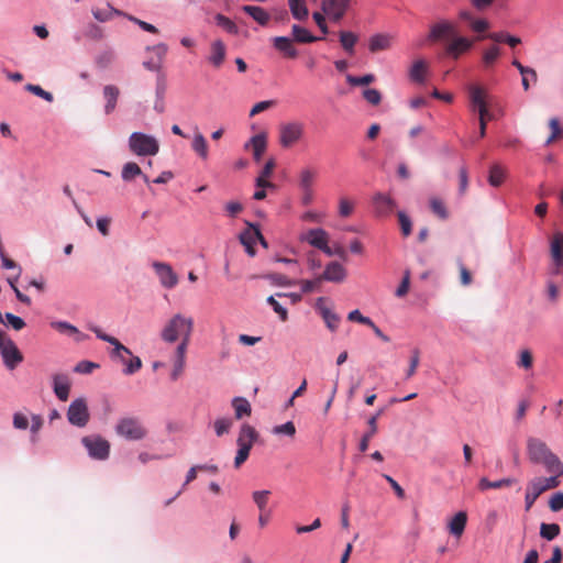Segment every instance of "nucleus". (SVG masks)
Wrapping results in <instances>:
<instances>
[{"instance_id":"obj_1","label":"nucleus","mask_w":563,"mask_h":563,"mask_svg":"<svg viewBox=\"0 0 563 563\" xmlns=\"http://www.w3.org/2000/svg\"><path fill=\"white\" fill-rule=\"evenodd\" d=\"M528 460L532 464L542 465L548 473L563 475V462L541 439L529 437L526 442Z\"/></svg>"},{"instance_id":"obj_2","label":"nucleus","mask_w":563,"mask_h":563,"mask_svg":"<svg viewBox=\"0 0 563 563\" xmlns=\"http://www.w3.org/2000/svg\"><path fill=\"white\" fill-rule=\"evenodd\" d=\"M194 319L181 313L174 314L161 330V339L166 343H175L179 338L191 336Z\"/></svg>"},{"instance_id":"obj_3","label":"nucleus","mask_w":563,"mask_h":563,"mask_svg":"<svg viewBox=\"0 0 563 563\" xmlns=\"http://www.w3.org/2000/svg\"><path fill=\"white\" fill-rule=\"evenodd\" d=\"M129 147L137 156H154L159 151V143L152 135L133 132L129 137Z\"/></svg>"},{"instance_id":"obj_4","label":"nucleus","mask_w":563,"mask_h":563,"mask_svg":"<svg viewBox=\"0 0 563 563\" xmlns=\"http://www.w3.org/2000/svg\"><path fill=\"white\" fill-rule=\"evenodd\" d=\"M115 432L129 441H140L147 435V430L140 418L123 417L115 424Z\"/></svg>"},{"instance_id":"obj_5","label":"nucleus","mask_w":563,"mask_h":563,"mask_svg":"<svg viewBox=\"0 0 563 563\" xmlns=\"http://www.w3.org/2000/svg\"><path fill=\"white\" fill-rule=\"evenodd\" d=\"M0 354L9 369H14L23 361L16 344L3 331H0Z\"/></svg>"},{"instance_id":"obj_6","label":"nucleus","mask_w":563,"mask_h":563,"mask_svg":"<svg viewBox=\"0 0 563 563\" xmlns=\"http://www.w3.org/2000/svg\"><path fill=\"white\" fill-rule=\"evenodd\" d=\"M303 136V124L298 121L287 122L279 126V144L289 148L298 143Z\"/></svg>"},{"instance_id":"obj_7","label":"nucleus","mask_w":563,"mask_h":563,"mask_svg":"<svg viewBox=\"0 0 563 563\" xmlns=\"http://www.w3.org/2000/svg\"><path fill=\"white\" fill-rule=\"evenodd\" d=\"M90 457L96 460H107L110 453V443L100 435H88L81 439Z\"/></svg>"},{"instance_id":"obj_8","label":"nucleus","mask_w":563,"mask_h":563,"mask_svg":"<svg viewBox=\"0 0 563 563\" xmlns=\"http://www.w3.org/2000/svg\"><path fill=\"white\" fill-rule=\"evenodd\" d=\"M89 418L90 415L86 399L77 398L73 400L67 410V419L69 423L82 428L88 423Z\"/></svg>"},{"instance_id":"obj_9","label":"nucleus","mask_w":563,"mask_h":563,"mask_svg":"<svg viewBox=\"0 0 563 563\" xmlns=\"http://www.w3.org/2000/svg\"><path fill=\"white\" fill-rule=\"evenodd\" d=\"M152 266L164 288L173 289L177 286L179 282L178 275L168 263L156 261L153 262Z\"/></svg>"},{"instance_id":"obj_10","label":"nucleus","mask_w":563,"mask_h":563,"mask_svg":"<svg viewBox=\"0 0 563 563\" xmlns=\"http://www.w3.org/2000/svg\"><path fill=\"white\" fill-rule=\"evenodd\" d=\"M451 42L445 46V53L450 57L457 59L462 54L468 52L474 44V40L465 36H451Z\"/></svg>"},{"instance_id":"obj_11","label":"nucleus","mask_w":563,"mask_h":563,"mask_svg":"<svg viewBox=\"0 0 563 563\" xmlns=\"http://www.w3.org/2000/svg\"><path fill=\"white\" fill-rule=\"evenodd\" d=\"M374 212L377 217H388L396 208V202L388 195L377 192L373 196Z\"/></svg>"},{"instance_id":"obj_12","label":"nucleus","mask_w":563,"mask_h":563,"mask_svg":"<svg viewBox=\"0 0 563 563\" xmlns=\"http://www.w3.org/2000/svg\"><path fill=\"white\" fill-rule=\"evenodd\" d=\"M327 299L320 297L316 301V309L319 311L330 331H335L340 323V317L325 305Z\"/></svg>"},{"instance_id":"obj_13","label":"nucleus","mask_w":563,"mask_h":563,"mask_svg":"<svg viewBox=\"0 0 563 563\" xmlns=\"http://www.w3.org/2000/svg\"><path fill=\"white\" fill-rule=\"evenodd\" d=\"M53 382V390L56 397L60 401H66L69 397V391L71 387L70 378L67 374L57 373L52 376Z\"/></svg>"},{"instance_id":"obj_14","label":"nucleus","mask_w":563,"mask_h":563,"mask_svg":"<svg viewBox=\"0 0 563 563\" xmlns=\"http://www.w3.org/2000/svg\"><path fill=\"white\" fill-rule=\"evenodd\" d=\"M455 25L444 20L431 26L428 38L432 42H438L443 40L444 37H451L455 35Z\"/></svg>"},{"instance_id":"obj_15","label":"nucleus","mask_w":563,"mask_h":563,"mask_svg":"<svg viewBox=\"0 0 563 563\" xmlns=\"http://www.w3.org/2000/svg\"><path fill=\"white\" fill-rule=\"evenodd\" d=\"M257 238H261V231L254 224L249 223V228L240 234V242L244 245L245 251L250 256L255 255V243Z\"/></svg>"},{"instance_id":"obj_16","label":"nucleus","mask_w":563,"mask_h":563,"mask_svg":"<svg viewBox=\"0 0 563 563\" xmlns=\"http://www.w3.org/2000/svg\"><path fill=\"white\" fill-rule=\"evenodd\" d=\"M273 46L282 53L284 57L295 59L298 57V51L294 45V41L287 36H276L272 38Z\"/></svg>"},{"instance_id":"obj_17","label":"nucleus","mask_w":563,"mask_h":563,"mask_svg":"<svg viewBox=\"0 0 563 563\" xmlns=\"http://www.w3.org/2000/svg\"><path fill=\"white\" fill-rule=\"evenodd\" d=\"M486 97L487 95L483 88L478 86H472L470 88L471 104L473 110L477 111L478 114L488 112Z\"/></svg>"},{"instance_id":"obj_18","label":"nucleus","mask_w":563,"mask_h":563,"mask_svg":"<svg viewBox=\"0 0 563 563\" xmlns=\"http://www.w3.org/2000/svg\"><path fill=\"white\" fill-rule=\"evenodd\" d=\"M346 277L345 268L338 262H331L325 266L320 279L333 283H341Z\"/></svg>"},{"instance_id":"obj_19","label":"nucleus","mask_w":563,"mask_h":563,"mask_svg":"<svg viewBox=\"0 0 563 563\" xmlns=\"http://www.w3.org/2000/svg\"><path fill=\"white\" fill-rule=\"evenodd\" d=\"M227 55L225 44L221 40H216L210 45V55L208 57L209 63L219 68L224 63Z\"/></svg>"},{"instance_id":"obj_20","label":"nucleus","mask_w":563,"mask_h":563,"mask_svg":"<svg viewBox=\"0 0 563 563\" xmlns=\"http://www.w3.org/2000/svg\"><path fill=\"white\" fill-rule=\"evenodd\" d=\"M321 10L333 22H340L345 15L339 0H322Z\"/></svg>"},{"instance_id":"obj_21","label":"nucleus","mask_w":563,"mask_h":563,"mask_svg":"<svg viewBox=\"0 0 563 563\" xmlns=\"http://www.w3.org/2000/svg\"><path fill=\"white\" fill-rule=\"evenodd\" d=\"M250 146L253 150V157L255 162L258 163L267 147L266 134L260 133L251 137V140L245 144V148L247 150Z\"/></svg>"},{"instance_id":"obj_22","label":"nucleus","mask_w":563,"mask_h":563,"mask_svg":"<svg viewBox=\"0 0 563 563\" xmlns=\"http://www.w3.org/2000/svg\"><path fill=\"white\" fill-rule=\"evenodd\" d=\"M393 35L386 33H378L371 36L368 41V49L372 53H377L379 51H386L391 47L393 44Z\"/></svg>"},{"instance_id":"obj_23","label":"nucleus","mask_w":563,"mask_h":563,"mask_svg":"<svg viewBox=\"0 0 563 563\" xmlns=\"http://www.w3.org/2000/svg\"><path fill=\"white\" fill-rule=\"evenodd\" d=\"M103 99L106 100L104 113L110 114L117 108V102L120 96V89L114 85H106L103 87Z\"/></svg>"},{"instance_id":"obj_24","label":"nucleus","mask_w":563,"mask_h":563,"mask_svg":"<svg viewBox=\"0 0 563 563\" xmlns=\"http://www.w3.org/2000/svg\"><path fill=\"white\" fill-rule=\"evenodd\" d=\"M428 74V64L423 59H417L413 62L409 69V78L411 81L417 84H423Z\"/></svg>"},{"instance_id":"obj_25","label":"nucleus","mask_w":563,"mask_h":563,"mask_svg":"<svg viewBox=\"0 0 563 563\" xmlns=\"http://www.w3.org/2000/svg\"><path fill=\"white\" fill-rule=\"evenodd\" d=\"M291 35H292L291 40L294 42L302 43V44L313 43V42L323 40V37H317V36L312 35L307 29H305L298 24H294L291 26Z\"/></svg>"},{"instance_id":"obj_26","label":"nucleus","mask_w":563,"mask_h":563,"mask_svg":"<svg viewBox=\"0 0 563 563\" xmlns=\"http://www.w3.org/2000/svg\"><path fill=\"white\" fill-rule=\"evenodd\" d=\"M306 241L317 249L325 247L329 235L323 229H310L306 234Z\"/></svg>"},{"instance_id":"obj_27","label":"nucleus","mask_w":563,"mask_h":563,"mask_svg":"<svg viewBox=\"0 0 563 563\" xmlns=\"http://www.w3.org/2000/svg\"><path fill=\"white\" fill-rule=\"evenodd\" d=\"M242 10L247 13L250 16H252L253 20H255L261 25H266L269 20L271 15L269 13L263 9L262 7L257 5H244Z\"/></svg>"},{"instance_id":"obj_28","label":"nucleus","mask_w":563,"mask_h":563,"mask_svg":"<svg viewBox=\"0 0 563 563\" xmlns=\"http://www.w3.org/2000/svg\"><path fill=\"white\" fill-rule=\"evenodd\" d=\"M511 64L519 70V73L521 74L522 76V79H521V84H522V88L528 91L529 88H530V82L527 80V75H530L531 77V80L533 82H537L538 80V75H537V71L531 68V67H528V66H523L518 59H514L511 62Z\"/></svg>"},{"instance_id":"obj_29","label":"nucleus","mask_w":563,"mask_h":563,"mask_svg":"<svg viewBox=\"0 0 563 563\" xmlns=\"http://www.w3.org/2000/svg\"><path fill=\"white\" fill-rule=\"evenodd\" d=\"M232 407L234 409L235 418L238 420L245 416H250L252 412L251 404L246 398L235 397L232 400Z\"/></svg>"},{"instance_id":"obj_30","label":"nucleus","mask_w":563,"mask_h":563,"mask_svg":"<svg viewBox=\"0 0 563 563\" xmlns=\"http://www.w3.org/2000/svg\"><path fill=\"white\" fill-rule=\"evenodd\" d=\"M467 521V516L464 511L457 512L452 520L450 521L449 529L450 532L456 537L462 536L464 532L465 526Z\"/></svg>"},{"instance_id":"obj_31","label":"nucleus","mask_w":563,"mask_h":563,"mask_svg":"<svg viewBox=\"0 0 563 563\" xmlns=\"http://www.w3.org/2000/svg\"><path fill=\"white\" fill-rule=\"evenodd\" d=\"M317 170L311 167H305L299 173V187L300 189H312L313 183L317 178Z\"/></svg>"},{"instance_id":"obj_32","label":"nucleus","mask_w":563,"mask_h":563,"mask_svg":"<svg viewBox=\"0 0 563 563\" xmlns=\"http://www.w3.org/2000/svg\"><path fill=\"white\" fill-rule=\"evenodd\" d=\"M543 493L542 488H540V486L536 483L534 479H532L528 486H527V490H526V496H525V503H526V510H529L533 504L536 503V500L539 498V496Z\"/></svg>"},{"instance_id":"obj_33","label":"nucleus","mask_w":563,"mask_h":563,"mask_svg":"<svg viewBox=\"0 0 563 563\" xmlns=\"http://www.w3.org/2000/svg\"><path fill=\"white\" fill-rule=\"evenodd\" d=\"M257 437H258V434H257L256 430L252 426L244 423L241 427L240 434H239L236 442H238V444L250 443V445L253 446V443L256 441Z\"/></svg>"},{"instance_id":"obj_34","label":"nucleus","mask_w":563,"mask_h":563,"mask_svg":"<svg viewBox=\"0 0 563 563\" xmlns=\"http://www.w3.org/2000/svg\"><path fill=\"white\" fill-rule=\"evenodd\" d=\"M339 37L343 49L352 55L354 53V46L358 41V36L351 31H341L339 33Z\"/></svg>"},{"instance_id":"obj_35","label":"nucleus","mask_w":563,"mask_h":563,"mask_svg":"<svg viewBox=\"0 0 563 563\" xmlns=\"http://www.w3.org/2000/svg\"><path fill=\"white\" fill-rule=\"evenodd\" d=\"M191 147L194 152H196L202 159L208 158V143L199 131H197L194 135Z\"/></svg>"},{"instance_id":"obj_36","label":"nucleus","mask_w":563,"mask_h":563,"mask_svg":"<svg viewBox=\"0 0 563 563\" xmlns=\"http://www.w3.org/2000/svg\"><path fill=\"white\" fill-rule=\"evenodd\" d=\"M505 177H506V169L501 165H499V164L492 165V167L489 169V175H488V183L493 187H499L504 183Z\"/></svg>"},{"instance_id":"obj_37","label":"nucleus","mask_w":563,"mask_h":563,"mask_svg":"<svg viewBox=\"0 0 563 563\" xmlns=\"http://www.w3.org/2000/svg\"><path fill=\"white\" fill-rule=\"evenodd\" d=\"M512 483H514V479H511V478H503L499 481L492 482L486 477H482L478 482V488L483 492L490 489V488L499 489V488H504V487H509Z\"/></svg>"},{"instance_id":"obj_38","label":"nucleus","mask_w":563,"mask_h":563,"mask_svg":"<svg viewBox=\"0 0 563 563\" xmlns=\"http://www.w3.org/2000/svg\"><path fill=\"white\" fill-rule=\"evenodd\" d=\"M501 54L498 45H493L483 52L482 60L486 68L493 67Z\"/></svg>"},{"instance_id":"obj_39","label":"nucleus","mask_w":563,"mask_h":563,"mask_svg":"<svg viewBox=\"0 0 563 563\" xmlns=\"http://www.w3.org/2000/svg\"><path fill=\"white\" fill-rule=\"evenodd\" d=\"M369 430L366 432L360 442V451L365 452L368 449V444L371 439L375 435L377 432V416H372L368 421Z\"/></svg>"},{"instance_id":"obj_40","label":"nucleus","mask_w":563,"mask_h":563,"mask_svg":"<svg viewBox=\"0 0 563 563\" xmlns=\"http://www.w3.org/2000/svg\"><path fill=\"white\" fill-rule=\"evenodd\" d=\"M288 3L295 19L299 21L307 19L308 9L305 0H288Z\"/></svg>"},{"instance_id":"obj_41","label":"nucleus","mask_w":563,"mask_h":563,"mask_svg":"<svg viewBox=\"0 0 563 563\" xmlns=\"http://www.w3.org/2000/svg\"><path fill=\"white\" fill-rule=\"evenodd\" d=\"M113 345V350L111 352L112 357L119 358L121 362H125L124 355H132V352L129 347L124 346L117 338L112 336L109 342Z\"/></svg>"},{"instance_id":"obj_42","label":"nucleus","mask_w":563,"mask_h":563,"mask_svg":"<svg viewBox=\"0 0 563 563\" xmlns=\"http://www.w3.org/2000/svg\"><path fill=\"white\" fill-rule=\"evenodd\" d=\"M550 477H537L534 478L536 483L542 488L543 493L548 489L556 488L560 485V479L562 475H558L556 473H551Z\"/></svg>"},{"instance_id":"obj_43","label":"nucleus","mask_w":563,"mask_h":563,"mask_svg":"<svg viewBox=\"0 0 563 563\" xmlns=\"http://www.w3.org/2000/svg\"><path fill=\"white\" fill-rule=\"evenodd\" d=\"M92 14L95 16L96 20L100 21V22H106V21H109L111 20L114 15H121L122 12L108 5L107 8L104 9H95L92 10Z\"/></svg>"},{"instance_id":"obj_44","label":"nucleus","mask_w":563,"mask_h":563,"mask_svg":"<svg viewBox=\"0 0 563 563\" xmlns=\"http://www.w3.org/2000/svg\"><path fill=\"white\" fill-rule=\"evenodd\" d=\"M214 19H216L217 25L222 27L228 33L233 34V35H236L239 33L238 25L228 16H225L221 13H218Z\"/></svg>"},{"instance_id":"obj_45","label":"nucleus","mask_w":563,"mask_h":563,"mask_svg":"<svg viewBox=\"0 0 563 563\" xmlns=\"http://www.w3.org/2000/svg\"><path fill=\"white\" fill-rule=\"evenodd\" d=\"M560 531L561 528L558 523H541L540 526V536L548 541L555 539Z\"/></svg>"},{"instance_id":"obj_46","label":"nucleus","mask_w":563,"mask_h":563,"mask_svg":"<svg viewBox=\"0 0 563 563\" xmlns=\"http://www.w3.org/2000/svg\"><path fill=\"white\" fill-rule=\"evenodd\" d=\"M142 175V169L141 167L134 163V162H129L126 163L123 168H122V178L123 180L125 181H131L132 179H134L136 176H141Z\"/></svg>"},{"instance_id":"obj_47","label":"nucleus","mask_w":563,"mask_h":563,"mask_svg":"<svg viewBox=\"0 0 563 563\" xmlns=\"http://www.w3.org/2000/svg\"><path fill=\"white\" fill-rule=\"evenodd\" d=\"M430 209L437 217L442 220H445L449 217L448 209L440 198L432 197L430 199Z\"/></svg>"},{"instance_id":"obj_48","label":"nucleus","mask_w":563,"mask_h":563,"mask_svg":"<svg viewBox=\"0 0 563 563\" xmlns=\"http://www.w3.org/2000/svg\"><path fill=\"white\" fill-rule=\"evenodd\" d=\"M269 495H271L269 490L253 492L252 498L261 511L265 510L267 503H268Z\"/></svg>"},{"instance_id":"obj_49","label":"nucleus","mask_w":563,"mask_h":563,"mask_svg":"<svg viewBox=\"0 0 563 563\" xmlns=\"http://www.w3.org/2000/svg\"><path fill=\"white\" fill-rule=\"evenodd\" d=\"M354 211V202L346 197L339 200V216L342 218L350 217Z\"/></svg>"},{"instance_id":"obj_50","label":"nucleus","mask_w":563,"mask_h":563,"mask_svg":"<svg viewBox=\"0 0 563 563\" xmlns=\"http://www.w3.org/2000/svg\"><path fill=\"white\" fill-rule=\"evenodd\" d=\"M25 89H26L29 92H31V93H33V95H35V96H37V97H40V98L44 99V100H45V101H47V102H53V100H54L53 95H52L51 92H48V91L44 90V89H43L41 86H38V85L27 84V85L25 86Z\"/></svg>"},{"instance_id":"obj_51","label":"nucleus","mask_w":563,"mask_h":563,"mask_svg":"<svg viewBox=\"0 0 563 563\" xmlns=\"http://www.w3.org/2000/svg\"><path fill=\"white\" fill-rule=\"evenodd\" d=\"M3 319H4L3 324L12 327L15 331H20L25 327L24 320L13 313L7 312L3 316Z\"/></svg>"},{"instance_id":"obj_52","label":"nucleus","mask_w":563,"mask_h":563,"mask_svg":"<svg viewBox=\"0 0 563 563\" xmlns=\"http://www.w3.org/2000/svg\"><path fill=\"white\" fill-rule=\"evenodd\" d=\"M51 327L60 333H65V334H69V335L79 333V331L76 327H74L73 324H70L66 321H54L51 323Z\"/></svg>"},{"instance_id":"obj_53","label":"nucleus","mask_w":563,"mask_h":563,"mask_svg":"<svg viewBox=\"0 0 563 563\" xmlns=\"http://www.w3.org/2000/svg\"><path fill=\"white\" fill-rule=\"evenodd\" d=\"M239 450L234 460V466L240 467L249 457L252 446L247 444H238Z\"/></svg>"},{"instance_id":"obj_54","label":"nucleus","mask_w":563,"mask_h":563,"mask_svg":"<svg viewBox=\"0 0 563 563\" xmlns=\"http://www.w3.org/2000/svg\"><path fill=\"white\" fill-rule=\"evenodd\" d=\"M549 128L551 129V135L547 140V145L551 144L563 134V131L560 126V122L556 118L550 119Z\"/></svg>"},{"instance_id":"obj_55","label":"nucleus","mask_w":563,"mask_h":563,"mask_svg":"<svg viewBox=\"0 0 563 563\" xmlns=\"http://www.w3.org/2000/svg\"><path fill=\"white\" fill-rule=\"evenodd\" d=\"M232 420L229 418H220L214 421V431L218 437H221L230 431Z\"/></svg>"},{"instance_id":"obj_56","label":"nucleus","mask_w":563,"mask_h":563,"mask_svg":"<svg viewBox=\"0 0 563 563\" xmlns=\"http://www.w3.org/2000/svg\"><path fill=\"white\" fill-rule=\"evenodd\" d=\"M346 80L352 86H366L375 80V76L372 74H367L361 77L347 75Z\"/></svg>"},{"instance_id":"obj_57","label":"nucleus","mask_w":563,"mask_h":563,"mask_svg":"<svg viewBox=\"0 0 563 563\" xmlns=\"http://www.w3.org/2000/svg\"><path fill=\"white\" fill-rule=\"evenodd\" d=\"M419 362H420V351L418 349H413L411 351L410 364H409V368L407 369V373H406V379L411 378L416 374V371L419 366Z\"/></svg>"},{"instance_id":"obj_58","label":"nucleus","mask_w":563,"mask_h":563,"mask_svg":"<svg viewBox=\"0 0 563 563\" xmlns=\"http://www.w3.org/2000/svg\"><path fill=\"white\" fill-rule=\"evenodd\" d=\"M398 220H399L400 230H401L402 235L404 236H409L411 234V231H412L411 220L402 211L398 212Z\"/></svg>"},{"instance_id":"obj_59","label":"nucleus","mask_w":563,"mask_h":563,"mask_svg":"<svg viewBox=\"0 0 563 563\" xmlns=\"http://www.w3.org/2000/svg\"><path fill=\"white\" fill-rule=\"evenodd\" d=\"M125 364L124 374L132 375L141 369L142 361L139 356H132L129 361L123 362Z\"/></svg>"},{"instance_id":"obj_60","label":"nucleus","mask_w":563,"mask_h":563,"mask_svg":"<svg viewBox=\"0 0 563 563\" xmlns=\"http://www.w3.org/2000/svg\"><path fill=\"white\" fill-rule=\"evenodd\" d=\"M364 99L372 106H378L382 101V95L377 89L367 88L363 91Z\"/></svg>"},{"instance_id":"obj_61","label":"nucleus","mask_w":563,"mask_h":563,"mask_svg":"<svg viewBox=\"0 0 563 563\" xmlns=\"http://www.w3.org/2000/svg\"><path fill=\"white\" fill-rule=\"evenodd\" d=\"M274 434H286L288 437H294L296 434V427L292 421H288L284 424L275 426L273 428Z\"/></svg>"},{"instance_id":"obj_62","label":"nucleus","mask_w":563,"mask_h":563,"mask_svg":"<svg viewBox=\"0 0 563 563\" xmlns=\"http://www.w3.org/2000/svg\"><path fill=\"white\" fill-rule=\"evenodd\" d=\"M490 27L489 22L486 19L475 18L474 21H471L470 29L477 33L479 36L482 33L486 32Z\"/></svg>"},{"instance_id":"obj_63","label":"nucleus","mask_w":563,"mask_h":563,"mask_svg":"<svg viewBox=\"0 0 563 563\" xmlns=\"http://www.w3.org/2000/svg\"><path fill=\"white\" fill-rule=\"evenodd\" d=\"M533 364V356L529 350H522L519 354L518 367L530 369Z\"/></svg>"},{"instance_id":"obj_64","label":"nucleus","mask_w":563,"mask_h":563,"mask_svg":"<svg viewBox=\"0 0 563 563\" xmlns=\"http://www.w3.org/2000/svg\"><path fill=\"white\" fill-rule=\"evenodd\" d=\"M549 507L552 511H560L563 509V493H555L549 500Z\"/></svg>"}]
</instances>
